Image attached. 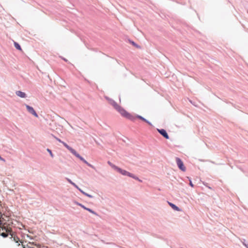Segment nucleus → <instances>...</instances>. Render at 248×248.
<instances>
[{
    "mask_svg": "<svg viewBox=\"0 0 248 248\" xmlns=\"http://www.w3.org/2000/svg\"><path fill=\"white\" fill-rule=\"evenodd\" d=\"M4 224L5 226H0V232H1L0 233V235L3 237H6L8 236V235H11V238L13 239V240L16 243H18L17 246H19L20 244L18 243L19 242H20L19 238L16 236L12 232V229L11 227L8 226L7 223L4 222Z\"/></svg>",
    "mask_w": 248,
    "mask_h": 248,
    "instance_id": "1",
    "label": "nucleus"
},
{
    "mask_svg": "<svg viewBox=\"0 0 248 248\" xmlns=\"http://www.w3.org/2000/svg\"><path fill=\"white\" fill-rule=\"evenodd\" d=\"M56 140H58L59 142L62 143L63 145L68 150H69L73 155H74L76 157L78 158L79 159H80L81 161H82L84 163L86 164L88 166L92 168L93 169H95V168L91 164L89 163L86 160H85L82 156H81L78 153H77V152L70 147L69 145H68L66 143H65L63 141H62L60 139H58V138L55 137Z\"/></svg>",
    "mask_w": 248,
    "mask_h": 248,
    "instance_id": "2",
    "label": "nucleus"
},
{
    "mask_svg": "<svg viewBox=\"0 0 248 248\" xmlns=\"http://www.w3.org/2000/svg\"><path fill=\"white\" fill-rule=\"evenodd\" d=\"M176 162L178 168L183 171H185L186 170V168L185 167L183 162L182 160L179 157H176Z\"/></svg>",
    "mask_w": 248,
    "mask_h": 248,
    "instance_id": "3",
    "label": "nucleus"
},
{
    "mask_svg": "<svg viewBox=\"0 0 248 248\" xmlns=\"http://www.w3.org/2000/svg\"><path fill=\"white\" fill-rule=\"evenodd\" d=\"M157 131L164 138L166 139H169V136L166 130H165L164 129H157Z\"/></svg>",
    "mask_w": 248,
    "mask_h": 248,
    "instance_id": "4",
    "label": "nucleus"
},
{
    "mask_svg": "<svg viewBox=\"0 0 248 248\" xmlns=\"http://www.w3.org/2000/svg\"><path fill=\"white\" fill-rule=\"evenodd\" d=\"M26 107L28 111H29V112H30L31 114H32L35 117L37 118L38 117V114L36 113V112H35V111L34 110V108L32 107H31L28 105H26Z\"/></svg>",
    "mask_w": 248,
    "mask_h": 248,
    "instance_id": "5",
    "label": "nucleus"
},
{
    "mask_svg": "<svg viewBox=\"0 0 248 248\" xmlns=\"http://www.w3.org/2000/svg\"><path fill=\"white\" fill-rule=\"evenodd\" d=\"M125 118L132 121H134L136 118V116H135L132 114L128 113L127 111L125 110Z\"/></svg>",
    "mask_w": 248,
    "mask_h": 248,
    "instance_id": "6",
    "label": "nucleus"
},
{
    "mask_svg": "<svg viewBox=\"0 0 248 248\" xmlns=\"http://www.w3.org/2000/svg\"><path fill=\"white\" fill-rule=\"evenodd\" d=\"M125 176H128L130 177H131L135 180H138L140 182H142V181L137 176L135 175L134 174L130 173L128 171H127L126 170H125Z\"/></svg>",
    "mask_w": 248,
    "mask_h": 248,
    "instance_id": "7",
    "label": "nucleus"
},
{
    "mask_svg": "<svg viewBox=\"0 0 248 248\" xmlns=\"http://www.w3.org/2000/svg\"><path fill=\"white\" fill-rule=\"evenodd\" d=\"M112 104L115 108L117 109L122 114V116L124 115L123 109L122 108L121 109V107L118 105H117L115 102H113Z\"/></svg>",
    "mask_w": 248,
    "mask_h": 248,
    "instance_id": "8",
    "label": "nucleus"
},
{
    "mask_svg": "<svg viewBox=\"0 0 248 248\" xmlns=\"http://www.w3.org/2000/svg\"><path fill=\"white\" fill-rule=\"evenodd\" d=\"M108 164L115 170H116L117 171H118V172L123 174L124 173H123V171L122 169L119 168L118 167H116V166H115L114 165H113V164H112L110 162L108 161Z\"/></svg>",
    "mask_w": 248,
    "mask_h": 248,
    "instance_id": "9",
    "label": "nucleus"
},
{
    "mask_svg": "<svg viewBox=\"0 0 248 248\" xmlns=\"http://www.w3.org/2000/svg\"><path fill=\"white\" fill-rule=\"evenodd\" d=\"M136 117L138 119H139L140 120H142V121L146 123L147 124H148L149 125H151V126H152V124L149 121H148L147 120H146V119H145L144 117H143L142 116H140V115H136Z\"/></svg>",
    "mask_w": 248,
    "mask_h": 248,
    "instance_id": "10",
    "label": "nucleus"
},
{
    "mask_svg": "<svg viewBox=\"0 0 248 248\" xmlns=\"http://www.w3.org/2000/svg\"><path fill=\"white\" fill-rule=\"evenodd\" d=\"M126 41H127L129 43H130V44H131L132 45H133L134 46H135V47H136L137 48H141L140 46H139V45L136 44L134 41L130 40L129 39H127V40Z\"/></svg>",
    "mask_w": 248,
    "mask_h": 248,
    "instance_id": "11",
    "label": "nucleus"
},
{
    "mask_svg": "<svg viewBox=\"0 0 248 248\" xmlns=\"http://www.w3.org/2000/svg\"><path fill=\"white\" fill-rule=\"evenodd\" d=\"M169 203V204L170 205V206L175 211H180V208L177 206H176L175 204L171 203V202H168Z\"/></svg>",
    "mask_w": 248,
    "mask_h": 248,
    "instance_id": "12",
    "label": "nucleus"
},
{
    "mask_svg": "<svg viewBox=\"0 0 248 248\" xmlns=\"http://www.w3.org/2000/svg\"><path fill=\"white\" fill-rule=\"evenodd\" d=\"M16 94L21 98H25L26 96V95L25 93H23L20 91H17L16 92Z\"/></svg>",
    "mask_w": 248,
    "mask_h": 248,
    "instance_id": "13",
    "label": "nucleus"
},
{
    "mask_svg": "<svg viewBox=\"0 0 248 248\" xmlns=\"http://www.w3.org/2000/svg\"><path fill=\"white\" fill-rule=\"evenodd\" d=\"M5 226L4 224V219L2 217L1 213L0 212V226Z\"/></svg>",
    "mask_w": 248,
    "mask_h": 248,
    "instance_id": "14",
    "label": "nucleus"
},
{
    "mask_svg": "<svg viewBox=\"0 0 248 248\" xmlns=\"http://www.w3.org/2000/svg\"><path fill=\"white\" fill-rule=\"evenodd\" d=\"M14 46L17 49H18L20 51H22V49L21 46L17 42H14Z\"/></svg>",
    "mask_w": 248,
    "mask_h": 248,
    "instance_id": "15",
    "label": "nucleus"
},
{
    "mask_svg": "<svg viewBox=\"0 0 248 248\" xmlns=\"http://www.w3.org/2000/svg\"><path fill=\"white\" fill-rule=\"evenodd\" d=\"M66 180H67V181L70 183L71 184H72L73 186H74L75 187H76L77 188H78H78H79L78 186L76 184H75L74 183H73L70 179H68V178H66Z\"/></svg>",
    "mask_w": 248,
    "mask_h": 248,
    "instance_id": "16",
    "label": "nucleus"
},
{
    "mask_svg": "<svg viewBox=\"0 0 248 248\" xmlns=\"http://www.w3.org/2000/svg\"><path fill=\"white\" fill-rule=\"evenodd\" d=\"M78 190L82 193H83L84 195H86V196L88 197H90V198H92L93 196L90 194H88V193H85V192H84L83 190H82L80 188H78Z\"/></svg>",
    "mask_w": 248,
    "mask_h": 248,
    "instance_id": "17",
    "label": "nucleus"
},
{
    "mask_svg": "<svg viewBox=\"0 0 248 248\" xmlns=\"http://www.w3.org/2000/svg\"><path fill=\"white\" fill-rule=\"evenodd\" d=\"M242 242L243 243V244L247 248H248V243H247L246 242V240L245 239H243V241H242Z\"/></svg>",
    "mask_w": 248,
    "mask_h": 248,
    "instance_id": "18",
    "label": "nucleus"
},
{
    "mask_svg": "<svg viewBox=\"0 0 248 248\" xmlns=\"http://www.w3.org/2000/svg\"><path fill=\"white\" fill-rule=\"evenodd\" d=\"M86 210L88 211L89 212H90V213H91L92 214H96V213L93 211L92 209H89V208H87L86 209Z\"/></svg>",
    "mask_w": 248,
    "mask_h": 248,
    "instance_id": "19",
    "label": "nucleus"
},
{
    "mask_svg": "<svg viewBox=\"0 0 248 248\" xmlns=\"http://www.w3.org/2000/svg\"><path fill=\"white\" fill-rule=\"evenodd\" d=\"M47 151L49 153V154L51 155V157H53V154H52L51 151L50 149H47Z\"/></svg>",
    "mask_w": 248,
    "mask_h": 248,
    "instance_id": "20",
    "label": "nucleus"
},
{
    "mask_svg": "<svg viewBox=\"0 0 248 248\" xmlns=\"http://www.w3.org/2000/svg\"><path fill=\"white\" fill-rule=\"evenodd\" d=\"M78 205H79V206H80L81 207H82L83 209L86 210V209L87 208V207H85L83 205L80 204V203H78Z\"/></svg>",
    "mask_w": 248,
    "mask_h": 248,
    "instance_id": "21",
    "label": "nucleus"
},
{
    "mask_svg": "<svg viewBox=\"0 0 248 248\" xmlns=\"http://www.w3.org/2000/svg\"><path fill=\"white\" fill-rule=\"evenodd\" d=\"M189 184L192 187H193L194 186V185L193 184L192 181H191V180H189Z\"/></svg>",
    "mask_w": 248,
    "mask_h": 248,
    "instance_id": "22",
    "label": "nucleus"
},
{
    "mask_svg": "<svg viewBox=\"0 0 248 248\" xmlns=\"http://www.w3.org/2000/svg\"><path fill=\"white\" fill-rule=\"evenodd\" d=\"M209 188L211 189V187L208 186Z\"/></svg>",
    "mask_w": 248,
    "mask_h": 248,
    "instance_id": "23",
    "label": "nucleus"
}]
</instances>
